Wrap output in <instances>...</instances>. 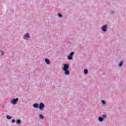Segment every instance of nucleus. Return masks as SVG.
I'll use <instances>...</instances> for the list:
<instances>
[{"label":"nucleus","instance_id":"15","mask_svg":"<svg viewBox=\"0 0 126 126\" xmlns=\"http://www.w3.org/2000/svg\"><path fill=\"white\" fill-rule=\"evenodd\" d=\"M0 54L1 56H3V55H4V52H3V51L2 50H0Z\"/></svg>","mask_w":126,"mask_h":126},{"label":"nucleus","instance_id":"4","mask_svg":"<svg viewBox=\"0 0 126 126\" xmlns=\"http://www.w3.org/2000/svg\"><path fill=\"white\" fill-rule=\"evenodd\" d=\"M101 30L103 32H107L108 30V25H104L101 27Z\"/></svg>","mask_w":126,"mask_h":126},{"label":"nucleus","instance_id":"18","mask_svg":"<svg viewBox=\"0 0 126 126\" xmlns=\"http://www.w3.org/2000/svg\"><path fill=\"white\" fill-rule=\"evenodd\" d=\"M15 122H16L15 119H13L12 120V124H13V123H15Z\"/></svg>","mask_w":126,"mask_h":126},{"label":"nucleus","instance_id":"8","mask_svg":"<svg viewBox=\"0 0 126 126\" xmlns=\"http://www.w3.org/2000/svg\"><path fill=\"white\" fill-rule=\"evenodd\" d=\"M32 106L33 108H35L36 109L39 108V104L38 103H34Z\"/></svg>","mask_w":126,"mask_h":126},{"label":"nucleus","instance_id":"2","mask_svg":"<svg viewBox=\"0 0 126 126\" xmlns=\"http://www.w3.org/2000/svg\"><path fill=\"white\" fill-rule=\"evenodd\" d=\"M44 108H45V104L43 103V102H40L39 105H38V109L40 111H43L44 110Z\"/></svg>","mask_w":126,"mask_h":126},{"label":"nucleus","instance_id":"16","mask_svg":"<svg viewBox=\"0 0 126 126\" xmlns=\"http://www.w3.org/2000/svg\"><path fill=\"white\" fill-rule=\"evenodd\" d=\"M58 16L59 17H60V18H62V17H63V15H62V14H61V13H58Z\"/></svg>","mask_w":126,"mask_h":126},{"label":"nucleus","instance_id":"19","mask_svg":"<svg viewBox=\"0 0 126 126\" xmlns=\"http://www.w3.org/2000/svg\"><path fill=\"white\" fill-rule=\"evenodd\" d=\"M114 13H115V11H111L110 12V14H114Z\"/></svg>","mask_w":126,"mask_h":126},{"label":"nucleus","instance_id":"12","mask_svg":"<svg viewBox=\"0 0 126 126\" xmlns=\"http://www.w3.org/2000/svg\"><path fill=\"white\" fill-rule=\"evenodd\" d=\"M39 118L41 119V120H44L45 119L44 115H43L42 114L39 115Z\"/></svg>","mask_w":126,"mask_h":126},{"label":"nucleus","instance_id":"11","mask_svg":"<svg viewBox=\"0 0 126 126\" xmlns=\"http://www.w3.org/2000/svg\"><path fill=\"white\" fill-rule=\"evenodd\" d=\"M98 121H99L100 122H103V121H104V118L102 117H99Z\"/></svg>","mask_w":126,"mask_h":126},{"label":"nucleus","instance_id":"9","mask_svg":"<svg viewBox=\"0 0 126 126\" xmlns=\"http://www.w3.org/2000/svg\"><path fill=\"white\" fill-rule=\"evenodd\" d=\"M16 124L17 125H20L21 124V120L20 119H18L16 120Z\"/></svg>","mask_w":126,"mask_h":126},{"label":"nucleus","instance_id":"1","mask_svg":"<svg viewBox=\"0 0 126 126\" xmlns=\"http://www.w3.org/2000/svg\"><path fill=\"white\" fill-rule=\"evenodd\" d=\"M68 68H69V65L68 64H64L63 69L65 75H69L70 73L69 70H68Z\"/></svg>","mask_w":126,"mask_h":126},{"label":"nucleus","instance_id":"7","mask_svg":"<svg viewBox=\"0 0 126 126\" xmlns=\"http://www.w3.org/2000/svg\"><path fill=\"white\" fill-rule=\"evenodd\" d=\"M123 65H124V61H122L120 62V63H119L118 66H119V67H122Z\"/></svg>","mask_w":126,"mask_h":126},{"label":"nucleus","instance_id":"17","mask_svg":"<svg viewBox=\"0 0 126 126\" xmlns=\"http://www.w3.org/2000/svg\"><path fill=\"white\" fill-rule=\"evenodd\" d=\"M101 103L103 105H106V101L104 100H101Z\"/></svg>","mask_w":126,"mask_h":126},{"label":"nucleus","instance_id":"20","mask_svg":"<svg viewBox=\"0 0 126 126\" xmlns=\"http://www.w3.org/2000/svg\"><path fill=\"white\" fill-rule=\"evenodd\" d=\"M103 118L105 119V118H107V116L106 115H103L102 116Z\"/></svg>","mask_w":126,"mask_h":126},{"label":"nucleus","instance_id":"21","mask_svg":"<svg viewBox=\"0 0 126 126\" xmlns=\"http://www.w3.org/2000/svg\"><path fill=\"white\" fill-rule=\"evenodd\" d=\"M0 14H1V10H0Z\"/></svg>","mask_w":126,"mask_h":126},{"label":"nucleus","instance_id":"6","mask_svg":"<svg viewBox=\"0 0 126 126\" xmlns=\"http://www.w3.org/2000/svg\"><path fill=\"white\" fill-rule=\"evenodd\" d=\"M23 39L25 40H29V39H30V35H29V33H27L25 34L23 36Z\"/></svg>","mask_w":126,"mask_h":126},{"label":"nucleus","instance_id":"3","mask_svg":"<svg viewBox=\"0 0 126 126\" xmlns=\"http://www.w3.org/2000/svg\"><path fill=\"white\" fill-rule=\"evenodd\" d=\"M18 100H19V98L18 97L14 98L11 101V103L12 105H16V104H17V102H18Z\"/></svg>","mask_w":126,"mask_h":126},{"label":"nucleus","instance_id":"5","mask_svg":"<svg viewBox=\"0 0 126 126\" xmlns=\"http://www.w3.org/2000/svg\"><path fill=\"white\" fill-rule=\"evenodd\" d=\"M73 55H74V52H72L69 54V55L67 57V59L68 60H69V61H71V60H72V59H73Z\"/></svg>","mask_w":126,"mask_h":126},{"label":"nucleus","instance_id":"10","mask_svg":"<svg viewBox=\"0 0 126 126\" xmlns=\"http://www.w3.org/2000/svg\"><path fill=\"white\" fill-rule=\"evenodd\" d=\"M45 62L46 63H47V64H50V60H49V59H46L45 60Z\"/></svg>","mask_w":126,"mask_h":126},{"label":"nucleus","instance_id":"13","mask_svg":"<svg viewBox=\"0 0 126 126\" xmlns=\"http://www.w3.org/2000/svg\"><path fill=\"white\" fill-rule=\"evenodd\" d=\"M84 74H87L88 73V70L87 69H84Z\"/></svg>","mask_w":126,"mask_h":126},{"label":"nucleus","instance_id":"14","mask_svg":"<svg viewBox=\"0 0 126 126\" xmlns=\"http://www.w3.org/2000/svg\"><path fill=\"white\" fill-rule=\"evenodd\" d=\"M12 118V117L10 116H8V115L6 116V118L7 119V120H11Z\"/></svg>","mask_w":126,"mask_h":126}]
</instances>
